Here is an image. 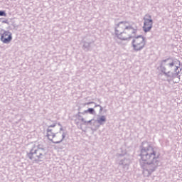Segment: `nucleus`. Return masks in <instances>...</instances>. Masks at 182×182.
I'll return each mask as SVG.
<instances>
[{
    "instance_id": "nucleus-17",
    "label": "nucleus",
    "mask_w": 182,
    "mask_h": 182,
    "mask_svg": "<svg viewBox=\"0 0 182 182\" xmlns=\"http://www.w3.org/2000/svg\"><path fill=\"white\" fill-rule=\"evenodd\" d=\"M53 127H56V124H51V125L48 126L49 129H52Z\"/></svg>"
},
{
    "instance_id": "nucleus-20",
    "label": "nucleus",
    "mask_w": 182,
    "mask_h": 182,
    "mask_svg": "<svg viewBox=\"0 0 182 182\" xmlns=\"http://www.w3.org/2000/svg\"><path fill=\"white\" fill-rule=\"evenodd\" d=\"M2 23H9V21H8V20H4L2 21Z\"/></svg>"
},
{
    "instance_id": "nucleus-16",
    "label": "nucleus",
    "mask_w": 182,
    "mask_h": 182,
    "mask_svg": "<svg viewBox=\"0 0 182 182\" xmlns=\"http://www.w3.org/2000/svg\"><path fill=\"white\" fill-rule=\"evenodd\" d=\"M0 16H6L5 11H0Z\"/></svg>"
},
{
    "instance_id": "nucleus-3",
    "label": "nucleus",
    "mask_w": 182,
    "mask_h": 182,
    "mask_svg": "<svg viewBox=\"0 0 182 182\" xmlns=\"http://www.w3.org/2000/svg\"><path fill=\"white\" fill-rule=\"evenodd\" d=\"M46 156V149L43 145L34 144L27 156L31 161H42V159Z\"/></svg>"
},
{
    "instance_id": "nucleus-4",
    "label": "nucleus",
    "mask_w": 182,
    "mask_h": 182,
    "mask_svg": "<svg viewBox=\"0 0 182 182\" xmlns=\"http://www.w3.org/2000/svg\"><path fill=\"white\" fill-rule=\"evenodd\" d=\"M145 46L146 41H144V37L141 35L134 37L132 40V47L135 52L141 50Z\"/></svg>"
},
{
    "instance_id": "nucleus-1",
    "label": "nucleus",
    "mask_w": 182,
    "mask_h": 182,
    "mask_svg": "<svg viewBox=\"0 0 182 182\" xmlns=\"http://www.w3.org/2000/svg\"><path fill=\"white\" fill-rule=\"evenodd\" d=\"M139 156L141 157L139 164L141 168L143 169V174L144 177H149L159 167V164H160V161H159L160 154L157 153L156 148L148 146L147 147L143 146L141 149Z\"/></svg>"
},
{
    "instance_id": "nucleus-10",
    "label": "nucleus",
    "mask_w": 182,
    "mask_h": 182,
    "mask_svg": "<svg viewBox=\"0 0 182 182\" xmlns=\"http://www.w3.org/2000/svg\"><path fill=\"white\" fill-rule=\"evenodd\" d=\"M119 166L124 170V171H127L129 170V166H130V159L124 158L119 161Z\"/></svg>"
},
{
    "instance_id": "nucleus-18",
    "label": "nucleus",
    "mask_w": 182,
    "mask_h": 182,
    "mask_svg": "<svg viewBox=\"0 0 182 182\" xmlns=\"http://www.w3.org/2000/svg\"><path fill=\"white\" fill-rule=\"evenodd\" d=\"M86 122H87V121H86ZM92 122H93V119H90V120L87 121V122H86V124H88L92 125Z\"/></svg>"
},
{
    "instance_id": "nucleus-22",
    "label": "nucleus",
    "mask_w": 182,
    "mask_h": 182,
    "mask_svg": "<svg viewBox=\"0 0 182 182\" xmlns=\"http://www.w3.org/2000/svg\"><path fill=\"white\" fill-rule=\"evenodd\" d=\"M58 125L60 126V127H62V124H60V123H58Z\"/></svg>"
},
{
    "instance_id": "nucleus-21",
    "label": "nucleus",
    "mask_w": 182,
    "mask_h": 182,
    "mask_svg": "<svg viewBox=\"0 0 182 182\" xmlns=\"http://www.w3.org/2000/svg\"><path fill=\"white\" fill-rule=\"evenodd\" d=\"M93 103H95V102H87L86 105H92V104H93Z\"/></svg>"
},
{
    "instance_id": "nucleus-15",
    "label": "nucleus",
    "mask_w": 182,
    "mask_h": 182,
    "mask_svg": "<svg viewBox=\"0 0 182 182\" xmlns=\"http://www.w3.org/2000/svg\"><path fill=\"white\" fill-rule=\"evenodd\" d=\"M95 107H100V113H101L102 112H103V107L101 106L100 105H95Z\"/></svg>"
},
{
    "instance_id": "nucleus-19",
    "label": "nucleus",
    "mask_w": 182,
    "mask_h": 182,
    "mask_svg": "<svg viewBox=\"0 0 182 182\" xmlns=\"http://www.w3.org/2000/svg\"><path fill=\"white\" fill-rule=\"evenodd\" d=\"M62 131H63V127H60V132H59V134H62Z\"/></svg>"
},
{
    "instance_id": "nucleus-13",
    "label": "nucleus",
    "mask_w": 182,
    "mask_h": 182,
    "mask_svg": "<svg viewBox=\"0 0 182 182\" xmlns=\"http://www.w3.org/2000/svg\"><path fill=\"white\" fill-rule=\"evenodd\" d=\"M92 45V42H87L84 41L82 49L85 50V52H87L90 49V46Z\"/></svg>"
},
{
    "instance_id": "nucleus-23",
    "label": "nucleus",
    "mask_w": 182,
    "mask_h": 182,
    "mask_svg": "<svg viewBox=\"0 0 182 182\" xmlns=\"http://www.w3.org/2000/svg\"><path fill=\"white\" fill-rule=\"evenodd\" d=\"M76 124H79V122H75Z\"/></svg>"
},
{
    "instance_id": "nucleus-14",
    "label": "nucleus",
    "mask_w": 182,
    "mask_h": 182,
    "mask_svg": "<svg viewBox=\"0 0 182 182\" xmlns=\"http://www.w3.org/2000/svg\"><path fill=\"white\" fill-rule=\"evenodd\" d=\"M86 113H90V114H95V113H96V112L95 111V109L89 108L88 109L82 112V114H86Z\"/></svg>"
},
{
    "instance_id": "nucleus-5",
    "label": "nucleus",
    "mask_w": 182,
    "mask_h": 182,
    "mask_svg": "<svg viewBox=\"0 0 182 182\" xmlns=\"http://www.w3.org/2000/svg\"><path fill=\"white\" fill-rule=\"evenodd\" d=\"M53 130L52 129V128H49V127H48V129L46 130L47 137H48V140H50V141H52V143H53V144H59L62 143L63 140H65V137H66V134H68L67 132H63L62 133V139L60 141H54L53 139H55V137H56V135L59 134L53 133Z\"/></svg>"
},
{
    "instance_id": "nucleus-12",
    "label": "nucleus",
    "mask_w": 182,
    "mask_h": 182,
    "mask_svg": "<svg viewBox=\"0 0 182 182\" xmlns=\"http://www.w3.org/2000/svg\"><path fill=\"white\" fill-rule=\"evenodd\" d=\"M82 113L83 112H78V113L77 114H75V117L77 118V120H80V122H82V124H86L87 122L86 120H85V118H83V117H82Z\"/></svg>"
},
{
    "instance_id": "nucleus-8",
    "label": "nucleus",
    "mask_w": 182,
    "mask_h": 182,
    "mask_svg": "<svg viewBox=\"0 0 182 182\" xmlns=\"http://www.w3.org/2000/svg\"><path fill=\"white\" fill-rule=\"evenodd\" d=\"M180 67L178 66H175L174 72L173 73L171 70L168 71L167 70H164L161 71L162 73H164V76L166 77H169V79H176V77H179L178 75H180V72H181V69L178 70V68Z\"/></svg>"
},
{
    "instance_id": "nucleus-2",
    "label": "nucleus",
    "mask_w": 182,
    "mask_h": 182,
    "mask_svg": "<svg viewBox=\"0 0 182 182\" xmlns=\"http://www.w3.org/2000/svg\"><path fill=\"white\" fill-rule=\"evenodd\" d=\"M137 33V26L134 23L121 21L115 26V35L121 41H130Z\"/></svg>"
},
{
    "instance_id": "nucleus-9",
    "label": "nucleus",
    "mask_w": 182,
    "mask_h": 182,
    "mask_svg": "<svg viewBox=\"0 0 182 182\" xmlns=\"http://www.w3.org/2000/svg\"><path fill=\"white\" fill-rule=\"evenodd\" d=\"M0 40L3 43H11V41H12V33L4 31V33L1 35Z\"/></svg>"
},
{
    "instance_id": "nucleus-11",
    "label": "nucleus",
    "mask_w": 182,
    "mask_h": 182,
    "mask_svg": "<svg viewBox=\"0 0 182 182\" xmlns=\"http://www.w3.org/2000/svg\"><path fill=\"white\" fill-rule=\"evenodd\" d=\"M97 122L100 126H103L105 123H106V117L105 115H102L100 117L97 118Z\"/></svg>"
},
{
    "instance_id": "nucleus-7",
    "label": "nucleus",
    "mask_w": 182,
    "mask_h": 182,
    "mask_svg": "<svg viewBox=\"0 0 182 182\" xmlns=\"http://www.w3.org/2000/svg\"><path fill=\"white\" fill-rule=\"evenodd\" d=\"M176 65V61L173 58H168L165 60H162L160 63V70L164 71L167 70V66L168 68H173Z\"/></svg>"
},
{
    "instance_id": "nucleus-6",
    "label": "nucleus",
    "mask_w": 182,
    "mask_h": 182,
    "mask_svg": "<svg viewBox=\"0 0 182 182\" xmlns=\"http://www.w3.org/2000/svg\"><path fill=\"white\" fill-rule=\"evenodd\" d=\"M151 28H153V19H151V16L150 14H146L144 17L143 31L147 33V32L151 31Z\"/></svg>"
}]
</instances>
